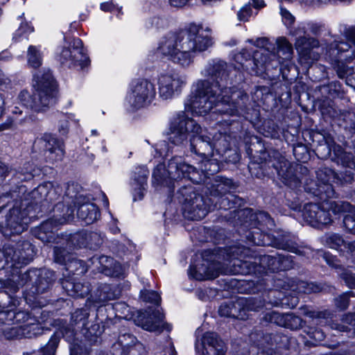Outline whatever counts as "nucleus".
I'll list each match as a JSON object with an SVG mask.
<instances>
[{
	"label": "nucleus",
	"instance_id": "nucleus-25",
	"mask_svg": "<svg viewBox=\"0 0 355 355\" xmlns=\"http://www.w3.org/2000/svg\"><path fill=\"white\" fill-rule=\"evenodd\" d=\"M54 257L57 263L66 265L67 269L71 272L76 270L77 274H83L87 271L83 261L71 259L69 251L61 247L54 248Z\"/></svg>",
	"mask_w": 355,
	"mask_h": 355
},
{
	"label": "nucleus",
	"instance_id": "nucleus-32",
	"mask_svg": "<svg viewBox=\"0 0 355 355\" xmlns=\"http://www.w3.org/2000/svg\"><path fill=\"white\" fill-rule=\"evenodd\" d=\"M63 287L67 290L68 294L75 297H84L90 292L89 283L67 282Z\"/></svg>",
	"mask_w": 355,
	"mask_h": 355
},
{
	"label": "nucleus",
	"instance_id": "nucleus-58",
	"mask_svg": "<svg viewBox=\"0 0 355 355\" xmlns=\"http://www.w3.org/2000/svg\"><path fill=\"white\" fill-rule=\"evenodd\" d=\"M252 15V10L250 4H245L243 6L237 13L239 21H248L249 17Z\"/></svg>",
	"mask_w": 355,
	"mask_h": 355
},
{
	"label": "nucleus",
	"instance_id": "nucleus-30",
	"mask_svg": "<svg viewBox=\"0 0 355 355\" xmlns=\"http://www.w3.org/2000/svg\"><path fill=\"white\" fill-rule=\"evenodd\" d=\"M55 189L53 188L51 182H45L40 184L31 192V197L37 200H44L47 202H52L56 199Z\"/></svg>",
	"mask_w": 355,
	"mask_h": 355
},
{
	"label": "nucleus",
	"instance_id": "nucleus-63",
	"mask_svg": "<svg viewBox=\"0 0 355 355\" xmlns=\"http://www.w3.org/2000/svg\"><path fill=\"white\" fill-rule=\"evenodd\" d=\"M10 313H12V309L0 311V325H11L13 324L12 318L10 317Z\"/></svg>",
	"mask_w": 355,
	"mask_h": 355
},
{
	"label": "nucleus",
	"instance_id": "nucleus-62",
	"mask_svg": "<svg viewBox=\"0 0 355 355\" xmlns=\"http://www.w3.org/2000/svg\"><path fill=\"white\" fill-rule=\"evenodd\" d=\"M5 288L8 289L10 293H15L18 291L20 287L17 283L15 276H12V279H7L3 283Z\"/></svg>",
	"mask_w": 355,
	"mask_h": 355
},
{
	"label": "nucleus",
	"instance_id": "nucleus-14",
	"mask_svg": "<svg viewBox=\"0 0 355 355\" xmlns=\"http://www.w3.org/2000/svg\"><path fill=\"white\" fill-rule=\"evenodd\" d=\"M3 253L6 262L16 268L28 264L35 256L34 248L28 241L17 243L15 246L6 245Z\"/></svg>",
	"mask_w": 355,
	"mask_h": 355
},
{
	"label": "nucleus",
	"instance_id": "nucleus-29",
	"mask_svg": "<svg viewBox=\"0 0 355 355\" xmlns=\"http://www.w3.org/2000/svg\"><path fill=\"white\" fill-rule=\"evenodd\" d=\"M39 275L33 279L35 293L37 294L46 292L53 284L55 280L54 272L49 270H38Z\"/></svg>",
	"mask_w": 355,
	"mask_h": 355
},
{
	"label": "nucleus",
	"instance_id": "nucleus-42",
	"mask_svg": "<svg viewBox=\"0 0 355 355\" xmlns=\"http://www.w3.org/2000/svg\"><path fill=\"white\" fill-rule=\"evenodd\" d=\"M218 159L219 157L203 159L200 166L201 170L206 173L207 175H212L217 173L220 170V166L218 163Z\"/></svg>",
	"mask_w": 355,
	"mask_h": 355
},
{
	"label": "nucleus",
	"instance_id": "nucleus-4",
	"mask_svg": "<svg viewBox=\"0 0 355 355\" xmlns=\"http://www.w3.org/2000/svg\"><path fill=\"white\" fill-rule=\"evenodd\" d=\"M169 141L175 145H182L189 138L192 153L202 159L214 156L213 143L210 138L202 133L200 125L188 117L184 112L177 113L170 123Z\"/></svg>",
	"mask_w": 355,
	"mask_h": 355
},
{
	"label": "nucleus",
	"instance_id": "nucleus-50",
	"mask_svg": "<svg viewBox=\"0 0 355 355\" xmlns=\"http://www.w3.org/2000/svg\"><path fill=\"white\" fill-rule=\"evenodd\" d=\"M250 57V53L246 49H243L240 53L235 55L234 60L236 62L241 64L243 68L248 70L249 65L253 64V60H251Z\"/></svg>",
	"mask_w": 355,
	"mask_h": 355
},
{
	"label": "nucleus",
	"instance_id": "nucleus-43",
	"mask_svg": "<svg viewBox=\"0 0 355 355\" xmlns=\"http://www.w3.org/2000/svg\"><path fill=\"white\" fill-rule=\"evenodd\" d=\"M278 51L282 54L284 58L283 60H289L291 58L293 54L292 45L285 37H279L276 41Z\"/></svg>",
	"mask_w": 355,
	"mask_h": 355
},
{
	"label": "nucleus",
	"instance_id": "nucleus-26",
	"mask_svg": "<svg viewBox=\"0 0 355 355\" xmlns=\"http://www.w3.org/2000/svg\"><path fill=\"white\" fill-rule=\"evenodd\" d=\"M266 318L272 323L292 330L298 329L302 327L303 320L299 316L292 313L282 314L272 311L266 315Z\"/></svg>",
	"mask_w": 355,
	"mask_h": 355
},
{
	"label": "nucleus",
	"instance_id": "nucleus-46",
	"mask_svg": "<svg viewBox=\"0 0 355 355\" xmlns=\"http://www.w3.org/2000/svg\"><path fill=\"white\" fill-rule=\"evenodd\" d=\"M354 296V293L352 291L342 293L334 299L336 307L340 311L345 310L349 306V298Z\"/></svg>",
	"mask_w": 355,
	"mask_h": 355
},
{
	"label": "nucleus",
	"instance_id": "nucleus-52",
	"mask_svg": "<svg viewBox=\"0 0 355 355\" xmlns=\"http://www.w3.org/2000/svg\"><path fill=\"white\" fill-rule=\"evenodd\" d=\"M69 248H82L87 245V235L82 233L74 234L71 236L67 244Z\"/></svg>",
	"mask_w": 355,
	"mask_h": 355
},
{
	"label": "nucleus",
	"instance_id": "nucleus-49",
	"mask_svg": "<svg viewBox=\"0 0 355 355\" xmlns=\"http://www.w3.org/2000/svg\"><path fill=\"white\" fill-rule=\"evenodd\" d=\"M136 338L131 334H123L119 337V345L123 347H128L129 349L128 354L125 355H134L135 349L132 345L135 343Z\"/></svg>",
	"mask_w": 355,
	"mask_h": 355
},
{
	"label": "nucleus",
	"instance_id": "nucleus-10",
	"mask_svg": "<svg viewBox=\"0 0 355 355\" xmlns=\"http://www.w3.org/2000/svg\"><path fill=\"white\" fill-rule=\"evenodd\" d=\"M248 42L261 49L253 55V67H251V70L256 75L276 69L280 64V57L277 55L273 44L268 38L261 37L255 41L248 40Z\"/></svg>",
	"mask_w": 355,
	"mask_h": 355
},
{
	"label": "nucleus",
	"instance_id": "nucleus-15",
	"mask_svg": "<svg viewBox=\"0 0 355 355\" xmlns=\"http://www.w3.org/2000/svg\"><path fill=\"white\" fill-rule=\"evenodd\" d=\"M78 185L68 184L66 190V196L73 199L75 206H78L77 215L86 223L90 224L96 221L100 216L98 207L95 204L85 201V197L83 195H78L75 190Z\"/></svg>",
	"mask_w": 355,
	"mask_h": 355
},
{
	"label": "nucleus",
	"instance_id": "nucleus-23",
	"mask_svg": "<svg viewBox=\"0 0 355 355\" xmlns=\"http://www.w3.org/2000/svg\"><path fill=\"white\" fill-rule=\"evenodd\" d=\"M45 150V156L50 162L60 161L64 157L63 142L51 135H44L40 141Z\"/></svg>",
	"mask_w": 355,
	"mask_h": 355
},
{
	"label": "nucleus",
	"instance_id": "nucleus-7",
	"mask_svg": "<svg viewBox=\"0 0 355 355\" xmlns=\"http://www.w3.org/2000/svg\"><path fill=\"white\" fill-rule=\"evenodd\" d=\"M294 262L290 255H261L254 261L236 259L234 263V273L241 275L288 270L293 268Z\"/></svg>",
	"mask_w": 355,
	"mask_h": 355
},
{
	"label": "nucleus",
	"instance_id": "nucleus-64",
	"mask_svg": "<svg viewBox=\"0 0 355 355\" xmlns=\"http://www.w3.org/2000/svg\"><path fill=\"white\" fill-rule=\"evenodd\" d=\"M150 27H155L156 28H164L166 25V21L164 19L159 17H153L148 20Z\"/></svg>",
	"mask_w": 355,
	"mask_h": 355
},
{
	"label": "nucleus",
	"instance_id": "nucleus-18",
	"mask_svg": "<svg viewBox=\"0 0 355 355\" xmlns=\"http://www.w3.org/2000/svg\"><path fill=\"white\" fill-rule=\"evenodd\" d=\"M235 136L227 132L219 131L213 137V146L216 155L222 159V161L235 163L239 159V155L236 149L231 148L234 143Z\"/></svg>",
	"mask_w": 355,
	"mask_h": 355
},
{
	"label": "nucleus",
	"instance_id": "nucleus-54",
	"mask_svg": "<svg viewBox=\"0 0 355 355\" xmlns=\"http://www.w3.org/2000/svg\"><path fill=\"white\" fill-rule=\"evenodd\" d=\"M148 175V171L145 167H138L136 168L134 175V180L139 186V189L144 188L146 184Z\"/></svg>",
	"mask_w": 355,
	"mask_h": 355
},
{
	"label": "nucleus",
	"instance_id": "nucleus-5",
	"mask_svg": "<svg viewBox=\"0 0 355 355\" xmlns=\"http://www.w3.org/2000/svg\"><path fill=\"white\" fill-rule=\"evenodd\" d=\"M34 78L35 92L32 96L27 92H21L19 95V106H15L12 113L26 115L28 108L42 112L55 103V86L50 71H44L41 76H34Z\"/></svg>",
	"mask_w": 355,
	"mask_h": 355
},
{
	"label": "nucleus",
	"instance_id": "nucleus-28",
	"mask_svg": "<svg viewBox=\"0 0 355 355\" xmlns=\"http://www.w3.org/2000/svg\"><path fill=\"white\" fill-rule=\"evenodd\" d=\"M243 303L245 301L239 298L230 303H223L219 307L218 313L224 317L245 320V315L242 310Z\"/></svg>",
	"mask_w": 355,
	"mask_h": 355
},
{
	"label": "nucleus",
	"instance_id": "nucleus-56",
	"mask_svg": "<svg viewBox=\"0 0 355 355\" xmlns=\"http://www.w3.org/2000/svg\"><path fill=\"white\" fill-rule=\"evenodd\" d=\"M14 325L15 326L10 327H6L3 330L6 338L8 340L15 338H22L21 325Z\"/></svg>",
	"mask_w": 355,
	"mask_h": 355
},
{
	"label": "nucleus",
	"instance_id": "nucleus-51",
	"mask_svg": "<svg viewBox=\"0 0 355 355\" xmlns=\"http://www.w3.org/2000/svg\"><path fill=\"white\" fill-rule=\"evenodd\" d=\"M38 270L33 269L30 270L19 276H15L17 283L19 286H23L28 282H33V279L37 277L38 275Z\"/></svg>",
	"mask_w": 355,
	"mask_h": 355
},
{
	"label": "nucleus",
	"instance_id": "nucleus-41",
	"mask_svg": "<svg viewBox=\"0 0 355 355\" xmlns=\"http://www.w3.org/2000/svg\"><path fill=\"white\" fill-rule=\"evenodd\" d=\"M239 300L245 301V303L242 305V310L245 315V319L248 318V311H257L264 306V302L261 299L239 297Z\"/></svg>",
	"mask_w": 355,
	"mask_h": 355
},
{
	"label": "nucleus",
	"instance_id": "nucleus-37",
	"mask_svg": "<svg viewBox=\"0 0 355 355\" xmlns=\"http://www.w3.org/2000/svg\"><path fill=\"white\" fill-rule=\"evenodd\" d=\"M291 289L299 293H317L322 290L320 285L304 281H298L296 285H292Z\"/></svg>",
	"mask_w": 355,
	"mask_h": 355
},
{
	"label": "nucleus",
	"instance_id": "nucleus-57",
	"mask_svg": "<svg viewBox=\"0 0 355 355\" xmlns=\"http://www.w3.org/2000/svg\"><path fill=\"white\" fill-rule=\"evenodd\" d=\"M33 31V28L28 23H21L19 28L15 31L13 39L19 41L21 37L26 38L28 35Z\"/></svg>",
	"mask_w": 355,
	"mask_h": 355
},
{
	"label": "nucleus",
	"instance_id": "nucleus-40",
	"mask_svg": "<svg viewBox=\"0 0 355 355\" xmlns=\"http://www.w3.org/2000/svg\"><path fill=\"white\" fill-rule=\"evenodd\" d=\"M279 338L280 336L278 334L265 335L263 338V342L260 345H262L263 347H265L263 346L264 343H267V344L270 345V347H266V349L263 348L262 352L259 353L258 355H279V353H277L272 347L274 343H275V345L277 344V341Z\"/></svg>",
	"mask_w": 355,
	"mask_h": 355
},
{
	"label": "nucleus",
	"instance_id": "nucleus-21",
	"mask_svg": "<svg viewBox=\"0 0 355 355\" xmlns=\"http://www.w3.org/2000/svg\"><path fill=\"white\" fill-rule=\"evenodd\" d=\"M247 236L248 238L251 236V242L257 245H272L279 249L298 253L295 242L293 241L289 236L283 235L279 238H274L273 241H271L270 243L268 242L266 239L269 238V235L268 234H263L262 239L259 238V232H253L250 233Z\"/></svg>",
	"mask_w": 355,
	"mask_h": 355
},
{
	"label": "nucleus",
	"instance_id": "nucleus-33",
	"mask_svg": "<svg viewBox=\"0 0 355 355\" xmlns=\"http://www.w3.org/2000/svg\"><path fill=\"white\" fill-rule=\"evenodd\" d=\"M354 52H352L351 55L349 56H346L345 58L338 57L337 58H334V69L337 72L338 76L340 78H343L346 76H351L354 73V69L349 68L345 62H343V60L346 61H349L352 60L354 58Z\"/></svg>",
	"mask_w": 355,
	"mask_h": 355
},
{
	"label": "nucleus",
	"instance_id": "nucleus-20",
	"mask_svg": "<svg viewBox=\"0 0 355 355\" xmlns=\"http://www.w3.org/2000/svg\"><path fill=\"white\" fill-rule=\"evenodd\" d=\"M196 349L202 355H225L226 347L224 342L213 332H207L200 341L196 343Z\"/></svg>",
	"mask_w": 355,
	"mask_h": 355
},
{
	"label": "nucleus",
	"instance_id": "nucleus-2",
	"mask_svg": "<svg viewBox=\"0 0 355 355\" xmlns=\"http://www.w3.org/2000/svg\"><path fill=\"white\" fill-rule=\"evenodd\" d=\"M214 44L211 30L191 23L178 33H171L159 42L157 52L173 64L186 69L194 62L197 54Z\"/></svg>",
	"mask_w": 355,
	"mask_h": 355
},
{
	"label": "nucleus",
	"instance_id": "nucleus-24",
	"mask_svg": "<svg viewBox=\"0 0 355 355\" xmlns=\"http://www.w3.org/2000/svg\"><path fill=\"white\" fill-rule=\"evenodd\" d=\"M163 318V314L158 309L148 308L139 313L136 322L145 330L155 331L160 327Z\"/></svg>",
	"mask_w": 355,
	"mask_h": 355
},
{
	"label": "nucleus",
	"instance_id": "nucleus-59",
	"mask_svg": "<svg viewBox=\"0 0 355 355\" xmlns=\"http://www.w3.org/2000/svg\"><path fill=\"white\" fill-rule=\"evenodd\" d=\"M341 278L349 288H355V272L347 270L341 274Z\"/></svg>",
	"mask_w": 355,
	"mask_h": 355
},
{
	"label": "nucleus",
	"instance_id": "nucleus-3",
	"mask_svg": "<svg viewBox=\"0 0 355 355\" xmlns=\"http://www.w3.org/2000/svg\"><path fill=\"white\" fill-rule=\"evenodd\" d=\"M271 166L276 170L282 182L291 189L300 188L304 184V190L319 196L320 199L333 198L335 195L331 182L337 183L338 173L328 168L316 171L318 182L311 178L306 167L297 164L294 166L279 153H273L270 157Z\"/></svg>",
	"mask_w": 355,
	"mask_h": 355
},
{
	"label": "nucleus",
	"instance_id": "nucleus-19",
	"mask_svg": "<svg viewBox=\"0 0 355 355\" xmlns=\"http://www.w3.org/2000/svg\"><path fill=\"white\" fill-rule=\"evenodd\" d=\"M301 213L305 222L317 228L327 227L333 222L329 211L318 204H305Z\"/></svg>",
	"mask_w": 355,
	"mask_h": 355
},
{
	"label": "nucleus",
	"instance_id": "nucleus-35",
	"mask_svg": "<svg viewBox=\"0 0 355 355\" xmlns=\"http://www.w3.org/2000/svg\"><path fill=\"white\" fill-rule=\"evenodd\" d=\"M22 338H32L42 333V329L38 321L34 318L30 321L21 325Z\"/></svg>",
	"mask_w": 355,
	"mask_h": 355
},
{
	"label": "nucleus",
	"instance_id": "nucleus-39",
	"mask_svg": "<svg viewBox=\"0 0 355 355\" xmlns=\"http://www.w3.org/2000/svg\"><path fill=\"white\" fill-rule=\"evenodd\" d=\"M338 174L339 178H337V184L351 182L355 178V161L349 162L345 171Z\"/></svg>",
	"mask_w": 355,
	"mask_h": 355
},
{
	"label": "nucleus",
	"instance_id": "nucleus-34",
	"mask_svg": "<svg viewBox=\"0 0 355 355\" xmlns=\"http://www.w3.org/2000/svg\"><path fill=\"white\" fill-rule=\"evenodd\" d=\"M27 63L29 67L39 68L43 60V55L40 50L35 46L31 45L27 51Z\"/></svg>",
	"mask_w": 355,
	"mask_h": 355
},
{
	"label": "nucleus",
	"instance_id": "nucleus-31",
	"mask_svg": "<svg viewBox=\"0 0 355 355\" xmlns=\"http://www.w3.org/2000/svg\"><path fill=\"white\" fill-rule=\"evenodd\" d=\"M119 291L113 290L108 284H103L98 287L94 296V300L96 303H105L110 300L116 299L119 296Z\"/></svg>",
	"mask_w": 355,
	"mask_h": 355
},
{
	"label": "nucleus",
	"instance_id": "nucleus-60",
	"mask_svg": "<svg viewBox=\"0 0 355 355\" xmlns=\"http://www.w3.org/2000/svg\"><path fill=\"white\" fill-rule=\"evenodd\" d=\"M232 252L234 254L239 257V258L250 257H252V250L249 248L245 246H239L234 248L232 250Z\"/></svg>",
	"mask_w": 355,
	"mask_h": 355
},
{
	"label": "nucleus",
	"instance_id": "nucleus-55",
	"mask_svg": "<svg viewBox=\"0 0 355 355\" xmlns=\"http://www.w3.org/2000/svg\"><path fill=\"white\" fill-rule=\"evenodd\" d=\"M255 218L261 226H266L268 229H272L275 226L274 220L269 214L264 211H260L255 215Z\"/></svg>",
	"mask_w": 355,
	"mask_h": 355
},
{
	"label": "nucleus",
	"instance_id": "nucleus-17",
	"mask_svg": "<svg viewBox=\"0 0 355 355\" xmlns=\"http://www.w3.org/2000/svg\"><path fill=\"white\" fill-rule=\"evenodd\" d=\"M89 312L87 309H80L74 311L71 314L70 327H67L64 334H69V337L74 336V331L78 330L83 332L85 337L91 338L93 336H98L97 329L98 324H91L89 327Z\"/></svg>",
	"mask_w": 355,
	"mask_h": 355
},
{
	"label": "nucleus",
	"instance_id": "nucleus-47",
	"mask_svg": "<svg viewBox=\"0 0 355 355\" xmlns=\"http://www.w3.org/2000/svg\"><path fill=\"white\" fill-rule=\"evenodd\" d=\"M65 218H51L43 223L40 226V231L44 233H52L54 227L66 223Z\"/></svg>",
	"mask_w": 355,
	"mask_h": 355
},
{
	"label": "nucleus",
	"instance_id": "nucleus-22",
	"mask_svg": "<svg viewBox=\"0 0 355 355\" xmlns=\"http://www.w3.org/2000/svg\"><path fill=\"white\" fill-rule=\"evenodd\" d=\"M291 34L295 37V46L297 51L302 55L312 58L311 50L318 47L319 42L309 36L304 27H298L291 31Z\"/></svg>",
	"mask_w": 355,
	"mask_h": 355
},
{
	"label": "nucleus",
	"instance_id": "nucleus-27",
	"mask_svg": "<svg viewBox=\"0 0 355 355\" xmlns=\"http://www.w3.org/2000/svg\"><path fill=\"white\" fill-rule=\"evenodd\" d=\"M6 222L7 227L12 234H19L27 229L28 218L18 208L10 210Z\"/></svg>",
	"mask_w": 355,
	"mask_h": 355
},
{
	"label": "nucleus",
	"instance_id": "nucleus-45",
	"mask_svg": "<svg viewBox=\"0 0 355 355\" xmlns=\"http://www.w3.org/2000/svg\"><path fill=\"white\" fill-rule=\"evenodd\" d=\"M349 48V45L344 42L331 44L329 49L330 55L333 56L334 58H337L340 56L342 58H345L346 56H343V53L348 51Z\"/></svg>",
	"mask_w": 355,
	"mask_h": 355
},
{
	"label": "nucleus",
	"instance_id": "nucleus-9",
	"mask_svg": "<svg viewBox=\"0 0 355 355\" xmlns=\"http://www.w3.org/2000/svg\"><path fill=\"white\" fill-rule=\"evenodd\" d=\"M180 193L182 196L183 214L188 219L201 220L210 210L217 208V202L209 196L205 198L196 193L192 187H184Z\"/></svg>",
	"mask_w": 355,
	"mask_h": 355
},
{
	"label": "nucleus",
	"instance_id": "nucleus-13",
	"mask_svg": "<svg viewBox=\"0 0 355 355\" xmlns=\"http://www.w3.org/2000/svg\"><path fill=\"white\" fill-rule=\"evenodd\" d=\"M64 44L60 53L59 60L62 65L68 67L80 66L83 68L87 64L88 58L83 53V42L79 38L68 40L64 37Z\"/></svg>",
	"mask_w": 355,
	"mask_h": 355
},
{
	"label": "nucleus",
	"instance_id": "nucleus-12",
	"mask_svg": "<svg viewBox=\"0 0 355 355\" xmlns=\"http://www.w3.org/2000/svg\"><path fill=\"white\" fill-rule=\"evenodd\" d=\"M156 96L155 85L146 79L132 82L125 98V106L132 110L149 105Z\"/></svg>",
	"mask_w": 355,
	"mask_h": 355
},
{
	"label": "nucleus",
	"instance_id": "nucleus-1",
	"mask_svg": "<svg viewBox=\"0 0 355 355\" xmlns=\"http://www.w3.org/2000/svg\"><path fill=\"white\" fill-rule=\"evenodd\" d=\"M231 67L225 62L214 59L206 65V80H198L194 92L185 103L186 108L199 115L211 112L237 116L245 108L248 96L244 91L227 87Z\"/></svg>",
	"mask_w": 355,
	"mask_h": 355
},
{
	"label": "nucleus",
	"instance_id": "nucleus-16",
	"mask_svg": "<svg viewBox=\"0 0 355 355\" xmlns=\"http://www.w3.org/2000/svg\"><path fill=\"white\" fill-rule=\"evenodd\" d=\"M186 77L174 71L161 73L157 84L159 96L164 100L178 94L186 85Z\"/></svg>",
	"mask_w": 355,
	"mask_h": 355
},
{
	"label": "nucleus",
	"instance_id": "nucleus-61",
	"mask_svg": "<svg viewBox=\"0 0 355 355\" xmlns=\"http://www.w3.org/2000/svg\"><path fill=\"white\" fill-rule=\"evenodd\" d=\"M162 347L164 355H177L173 343L169 337H166Z\"/></svg>",
	"mask_w": 355,
	"mask_h": 355
},
{
	"label": "nucleus",
	"instance_id": "nucleus-11",
	"mask_svg": "<svg viewBox=\"0 0 355 355\" xmlns=\"http://www.w3.org/2000/svg\"><path fill=\"white\" fill-rule=\"evenodd\" d=\"M235 189L236 185L231 179L216 176L206 182L204 192L206 196L217 202V208L229 209L234 207L236 197L233 195L224 196Z\"/></svg>",
	"mask_w": 355,
	"mask_h": 355
},
{
	"label": "nucleus",
	"instance_id": "nucleus-48",
	"mask_svg": "<svg viewBox=\"0 0 355 355\" xmlns=\"http://www.w3.org/2000/svg\"><path fill=\"white\" fill-rule=\"evenodd\" d=\"M10 317L12 318L13 324L16 325H22L28 322L31 318H33L30 315V314L26 311H15L12 310V313H10Z\"/></svg>",
	"mask_w": 355,
	"mask_h": 355
},
{
	"label": "nucleus",
	"instance_id": "nucleus-44",
	"mask_svg": "<svg viewBox=\"0 0 355 355\" xmlns=\"http://www.w3.org/2000/svg\"><path fill=\"white\" fill-rule=\"evenodd\" d=\"M302 313L309 318L313 319H328L332 317L333 313L330 311L324 310L321 311H315L310 310L307 307L301 308Z\"/></svg>",
	"mask_w": 355,
	"mask_h": 355
},
{
	"label": "nucleus",
	"instance_id": "nucleus-6",
	"mask_svg": "<svg viewBox=\"0 0 355 355\" xmlns=\"http://www.w3.org/2000/svg\"><path fill=\"white\" fill-rule=\"evenodd\" d=\"M329 209L334 214L346 213L347 214L343 218L344 227L347 232L355 234L354 206L344 201L331 202L329 205ZM324 242L329 248L350 255L355 262V240L347 243L341 235L336 233H330L325 235Z\"/></svg>",
	"mask_w": 355,
	"mask_h": 355
},
{
	"label": "nucleus",
	"instance_id": "nucleus-53",
	"mask_svg": "<svg viewBox=\"0 0 355 355\" xmlns=\"http://www.w3.org/2000/svg\"><path fill=\"white\" fill-rule=\"evenodd\" d=\"M140 297L144 302L155 304H159L161 301L160 295L157 292L153 291H141L140 293Z\"/></svg>",
	"mask_w": 355,
	"mask_h": 355
},
{
	"label": "nucleus",
	"instance_id": "nucleus-8",
	"mask_svg": "<svg viewBox=\"0 0 355 355\" xmlns=\"http://www.w3.org/2000/svg\"><path fill=\"white\" fill-rule=\"evenodd\" d=\"M167 176L164 175L165 167L163 164H158L153 173V177L158 184L166 186L170 191L175 187V182L182 178L193 180L196 168L186 164L181 157H173L168 160L166 169Z\"/></svg>",
	"mask_w": 355,
	"mask_h": 355
},
{
	"label": "nucleus",
	"instance_id": "nucleus-38",
	"mask_svg": "<svg viewBox=\"0 0 355 355\" xmlns=\"http://www.w3.org/2000/svg\"><path fill=\"white\" fill-rule=\"evenodd\" d=\"M189 274L191 277L199 281L213 279L216 276L211 273L209 269L203 265L200 267H190Z\"/></svg>",
	"mask_w": 355,
	"mask_h": 355
},
{
	"label": "nucleus",
	"instance_id": "nucleus-36",
	"mask_svg": "<svg viewBox=\"0 0 355 355\" xmlns=\"http://www.w3.org/2000/svg\"><path fill=\"white\" fill-rule=\"evenodd\" d=\"M341 321V324L332 322L330 324L331 328L339 331H348L353 329L354 334H355V313L346 314L343 317Z\"/></svg>",
	"mask_w": 355,
	"mask_h": 355
}]
</instances>
